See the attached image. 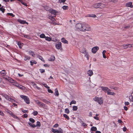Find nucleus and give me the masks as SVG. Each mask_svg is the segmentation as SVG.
Instances as JSON below:
<instances>
[{
	"label": "nucleus",
	"instance_id": "nucleus-13",
	"mask_svg": "<svg viewBox=\"0 0 133 133\" xmlns=\"http://www.w3.org/2000/svg\"><path fill=\"white\" fill-rule=\"evenodd\" d=\"M61 43L59 42L56 45V48L58 49H60L62 48Z\"/></svg>",
	"mask_w": 133,
	"mask_h": 133
},
{
	"label": "nucleus",
	"instance_id": "nucleus-46",
	"mask_svg": "<svg viewBox=\"0 0 133 133\" xmlns=\"http://www.w3.org/2000/svg\"><path fill=\"white\" fill-rule=\"evenodd\" d=\"M11 116L14 118L16 119H18V117H17L16 115H15L14 114H13Z\"/></svg>",
	"mask_w": 133,
	"mask_h": 133
},
{
	"label": "nucleus",
	"instance_id": "nucleus-35",
	"mask_svg": "<svg viewBox=\"0 0 133 133\" xmlns=\"http://www.w3.org/2000/svg\"><path fill=\"white\" fill-rule=\"evenodd\" d=\"M63 116L64 117L67 119L68 120H69V117L66 114H64L63 115Z\"/></svg>",
	"mask_w": 133,
	"mask_h": 133
},
{
	"label": "nucleus",
	"instance_id": "nucleus-26",
	"mask_svg": "<svg viewBox=\"0 0 133 133\" xmlns=\"http://www.w3.org/2000/svg\"><path fill=\"white\" fill-rule=\"evenodd\" d=\"M18 45L20 49L22 48V47L23 46V44L19 42H18Z\"/></svg>",
	"mask_w": 133,
	"mask_h": 133
},
{
	"label": "nucleus",
	"instance_id": "nucleus-61",
	"mask_svg": "<svg viewBox=\"0 0 133 133\" xmlns=\"http://www.w3.org/2000/svg\"><path fill=\"white\" fill-rule=\"evenodd\" d=\"M28 115L26 114H25L24 115V117L25 118H26L28 117Z\"/></svg>",
	"mask_w": 133,
	"mask_h": 133
},
{
	"label": "nucleus",
	"instance_id": "nucleus-23",
	"mask_svg": "<svg viewBox=\"0 0 133 133\" xmlns=\"http://www.w3.org/2000/svg\"><path fill=\"white\" fill-rule=\"evenodd\" d=\"M80 52L82 54H85L86 53V51L85 48H83L82 49H80Z\"/></svg>",
	"mask_w": 133,
	"mask_h": 133
},
{
	"label": "nucleus",
	"instance_id": "nucleus-41",
	"mask_svg": "<svg viewBox=\"0 0 133 133\" xmlns=\"http://www.w3.org/2000/svg\"><path fill=\"white\" fill-rule=\"evenodd\" d=\"M78 108L77 106H73V111H76L77 110Z\"/></svg>",
	"mask_w": 133,
	"mask_h": 133
},
{
	"label": "nucleus",
	"instance_id": "nucleus-51",
	"mask_svg": "<svg viewBox=\"0 0 133 133\" xmlns=\"http://www.w3.org/2000/svg\"><path fill=\"white\" fill-rule=\"evenodd\" d=\"M66 0H59V2L60 3H64L65 2Z\"/></svg>",
	"mask_w": 133,
	"mask_h": 133
},
{
	"label": "nucleus",
	"instance_id": "nucleus-17",
	"mask_svg": "<svg viewBox=\"0 0 133 133\" xmlns=\"http://www.w3.org/2000/svg\"><path fill=\"white\" fill-rule=\"evenodd\" d=\"M28 53L30 55H32L34 57H35V54L34 53V52L31 50L28 51Z\"/></svg>",
	"mask_w": 133,
	"mask_h": 133
},
{
	"label": "nucleus",
	"instance_id": "nucleus-7",
	"mask_svg": "<svg viewBox=\"0 0 133 133\" xmlns=\"http://www.w3.org/2000/svg\"><path fill=\"white\" fill-rule=\"evenodd\" d=\"M105 6V5L101 3L96 4L94 5V7L96 8H104Z\"/></svg>",
	"mask_w": 133,
	"mask_h": 133
},
{
	"label": "nucleus",
	"instance_id": "nucleus-43",
	"mask_svg": "<svg viewBox=\"0 0 133 133\" xmlns=\"http://www.w3.org/2000/svg\"><path fill=\"white\" fill-rule=\"evenodd\" d=\"M0 10L3 13L5 11V9L3 8V7H2L1 8H0Z\"/></svg>",
	"mask_w": 133,
	"mask_h": 133
},
{
	"label": "nucleus",
	"instance_id": "nucleus-14",
	"mask_svg": "<svg viewBox=\"0 0 133 133\" xmlns=\"http://www.w3.org/2000/svg\"><path fill=\"white\" fill-rule=\"evenodd\" d=\"M125 5L127 7H130L131 8H133V5H132V3L131 2L126 3Z\"/></svg>",
	"mask_w": 133,
	"mask_h": 133
},
{
	"label": "nucleus",
	"instance_id": "nucleus-60",
	"mask_svg": "<svg viewBox=\"0 0 133 133\" xmlns=\"http://www.w3.org/2000/svg\"><path fill=\"white\" fill-rule=\"evenodd\" d=\"M31 127L32 128H35L36 127V125H35V124H32Z\"/></svg>",
	"mask_w": 133,
	"mask_h": 133
},
{
	"label": "nucleus",
	"instance_id": "nucleus-3",
	"mask_svg": "<svg viewBox=\"0 0 133 133\" xmlns=\"http://www.w3.org/2000/svg\"><path fill=\"white\" fill-rule=\"evenodd\" d=\"M93 99L95 101L97 102L100 105L103 103V99L102 98H99L96 96Z\"/></svg>",
	"mask_w": 133,
	"mask_h": 133
},
{
	"label": "nucleus",
	"instance_id": "nucleus-2",
	"mask_svg": "<svg viewBox=\"0 0 133 133\" xmlns=\"http://www.w3.org/2000/svg\"><path fill=\"white\" fill-rule=\"evenodd\" d=\"M1 95H2L3 97H4L6 99L11 102H13L15 101L14 99L11 98L10 96L7 94L3 93L1 94Z\"/></svg>",
	"mask_w": 133,
	"mask_h": 133
},
{
	"label": "nucleus",
	"instance_id": "nucleus-52",
	"mask_svg": "<svg viewBox=\"0 0 133 133\" xmlns=\"http://www.w3.org/2000/svg\"><path fill=\"white\" fill-rule=\"evenodd\" d=\"M59 126V125L58 124L56 123L54 125V127L57 128Z\"/></svg>",
	"mask_w": 133,
	"mask_h": 133
},
{
	"label": "nucleus",
	"instance_id": "nucleus-57",
	"mask_svg": "<svg viewBox=\"0 0 133 133\" xmlns=\"http://www.w3.org/2000/svg\"><path fill=\"white\" fill-rule=\"evenodd\" d=\"M22 111L24 113L28 112V111L27 110L23 109L22 110Z\"/></svg>",
	"mask_w": 133,
	"mask_h": 133
},
{
	"label": "nucleus",
	"instance_id": "nucleus-15",
	"mask_svg": "<svg viewBox=\"0 0 133 133\" xmlns=\"http://www.w3.org/2000/svg\"><path fill=\"white\" fill-rule=\"evenodd\" d=\"M0 74L2 76H4L6 74V72L5 70H3L0 71Z\"/></svg>",
	"mask_w": 133,
	"mask_h": 133
},
{
	"label": "nucleus",
	"instance_id": "nucleus-49",
	"mask_svg": "<svg viewBox=\"0 0 133 133\" xmlns=\"http://www.w3.org/2000/svg\"><path fill=\"white\" fill-rule=\"evenodd\" d=\"M39 57V58L42 61L44 62V59L43 58V57L42 56H40Z\"/></svg>",
	"mask_w": 133,
	"mask_h": 133
},
{
	"label": "nucleus",
	"instance_id": "nucleus-25",
	"mask_svg": "<svg viewBox=\"0 0 133 133\" xmlns=\"http://www.w3.org/2000/svg\"><path fill=\"white\" fill-rule=\"evenodd\" d=\"M97 128L96 127H92L91 128V130L92 131H96Z\"/></svg>",
	"mask_w": 133,
	"mask_h": 133
},
{
	"label": "nucleus",
	"instance_id": "nucleus-5",
	"mask_svg": "<svg viewBox=\"0 0 133 133\" xmlns=\"http://www.w3.org/2000/svg\"><path fill=\"white\" fill-rule=\"evenodd\" d=\"M52 131L54 133H63V130L61 128H59L58 129H52Z\"/></svg>",
	"mask_w": 133,
	"mask_h": 133
},
{
	"label": "nucleus",
	"instance_id": "nucleus-29",
	"mask_svg": "<svg viewBox=\"0 0 133 133\" xmlns=\"http://www.w3.org/2000/svg\"><path fill=\"white\" fill-rule=\"evenodd\" d=\"M20 97L23 99H24V101L25 100V98H27V96H26L22 95H20Z\"/></svg>",
	"mask_w": 133,
	"mask_h": 133
},
{
	"label": "nucleus",
	"instance_id": "nucleus-30",
	"mask_svg": "<svg viewBox=\"0 0 133 133\" xmlns=\"http://www.w3.org/2000/svg\"><path fill=\"white\" fill-rule=\"evenodd\" d=\"M131 44H125L123 45V47H125V46H128L129 48H131L132 47L131 45ZM128 47H127V48Z\"/></svg>",
	"mask_w": 133,
	"mask_h": 133
},
{
	"label": "nucleus",
	"instance_id": "nucleus-63",
	"mask_svg": "<svg viewBox=\"0 0 133 133\" xmlns=\"http://www.w3.org/2000/svg\"><path fill=\"white\" fill-rule=\"evenodd\" d=\"M44 66L45 67H49V65L48 64H44Z\"/></svg>",
	"mask_w": 133,
	"mask_h": 133
},
{
	"label": "nucleus",
	"instance_id": "nucleus-48",
	"mask_svg": "<svg viewBox=\"0 0 133 133\" xmlns=\"http://www.w3.org/2000/svg\"><path fill=\"white\" fill-rule=\"evenodd\" d=\"M8 112L11 116L13 114L12 112H11V111L10 110H8Z\"/></svg>",
	"mask_w": 133,
	"mask_h": 133
},
{
	"label": "nucleus",
	"instance_id": "nucleus-58",
	"mask_svg": "<svg viewBox=\"0 0 133 133\" xmlns=\"http://www.w3.org/2000/svg\"><path fill=\"white\" fill-rule=\"evenodd\" d=\"M82 125L84 127H85V126H86L87 125L85 123L83 122H82Z\"/></svg>",
	"mask_w": 133,
	"mask_h": 133
},
{
	"label": "nucleus",
	"instance_id": "nucleus-16",
	"mask_svg": "<svg viewBox=\"0 0 133 133\" xmlns=\"http://www.w3.org/2000/svg\"><path fill=\"white\" fill-rule=\"evenodd\" d=\"M86 17H93L95 18L96 17V15L94 14H88L87 15L85 16Z\"/></svg>",
	"mask_w": 133,
	"mask_h": 133
},
{
	"label": "nucleus",
	"instance_id": "nucleus-59",
	"mask_svg": "<svg viewBox=\"0 0 133 133\" xmlns=\"http://www.w3.org/2000/svg\"><path fill=\"white\" fill-rule=\"evenodd\" d=\"M24 37L27 38H29V36L27 35H24Z\"/></svg>",
	"mask_w": 133,
	"mask_h": 133
},
{
	"label": "nucleus",
	"instance_id": "nucleus-39",
	"mask_svg": "<svg viewBox=\"0 0 133 133\" xmlns=\"http://www.w3.org/2000/svg\"><path fill=\"white\" fill-rule=\"evenodd\" d=\"M36 126L37 127L38 126L39 127H40L41 126V123L39 121H37V122Z\"/></svg>",
	"mask_w": 133,
	"mask_h": 133
},
{
	"label": "nucleus",
	"instance_id": "nucleus-20",
	"mask_svg": "<svg viewBox=\"0 0 133 133\" xmlns=\"http://www.w3.org/2000/svg\"><path fill=\"white\" fill-rule=\"evenodd\" d=\"M27 104H30V100L29 98L27 96V98H25V100L24 101Z\"/></svg>",
	"mask_w": 133,
	"mask_h": 133
},
{
	"label": "nucleus",
	"instance_id": "nucleus-11",
	"mask_svg": "<svg viewBox=\"0 0 133 133\" xmlns=\"http://www.w3.org/2000/svg\"><path fill=\"white\" fill-rule=\"evenodd\" d=\"M99 48L98 46H95L93 47L91 50L92 52L94 53H95L98 50Z\"/></svg>",
	"mask_w": 133,
	"mask_h": 133
},
{
	"label": "nucleus",
	"instance_id": "nucleus-53",
	"mask_svg": "<svg viewBox=\"0 0 133 133\" xmlns=\"http://www.w3.org/2000/svg\"><path fill=\"white\" fill-rule=\"evenodd\" d=\"M48 91L49 92L51 93H53V91L51 89H48Z\"/></svg>",
	"mask_w": 133,
	"mask_h": 133
},
{
	"label": "nucleus",
	"instance_id": "nucleus-18",
	"mask_svg": "<svg viewBox=\"0 0 133 133\" xmlns=\"http://www.w3.org/2000/svg\"><path fill=\"white\" fill-rule=\"evenodd\" d=\"M87 74L90 76H91L93 74L92 71L91 70H89L87 72Z\"/></svg>",
	"mask_w": 133,
	"mask_h": 133
},
{
	"label": "nucleus",
	"instance_id": "nucleus-44",
	"mask_svg": "<svg viewBox=\"0 0 133 133\" xmlns=\"http://www.w3.org/2000/svg\"><path fill=\"white\" fill-rule=\"evenodd\" d=\"M7 15H8L12 16V17H14L15 16V15H14L12 13H8L7 14Z\"/></svg>",
	"mask_w": 133,
	"mask_h": 133
},
{
	"label": "nucleus",
	"instance_id": "nucleus-62",
	"mask_svg": "<svg viewBox=\"0 0 133 133\" xmlns=\"http://www.w3.org/2000/svg\"><path fill=\"white\" fill-rule=\"evenodd\" d=\"M117 1V0H111V2H114V3L116 2Z\"/></svg>",
	"mask_w": 133,
	"mask_h": 133
},
{
	"label": "nucleus",
	"instance_id": "nucleus-38",
	"mask_svg": "<svg viewBox=\"0 0 133 133\" xmlns=\"http://www.w3.org/2000/svg\"><path fill=\"white\" fill-rule=\"evenodd\" d=\"M62 8L64 10H68L69 8L68 6L65 5L63 6Z\"/></svg>",
	"mask_w": 133,
	"mask_h": 133
},
{
	"label": "nucleus",
	"instance_id": "nucleus-50",
	"mask_svg": "<svg viewBox=\"0 0 133 133\" xmlns=\"http://www.w3.org/2000/svg\"><path fill=\"white\" fill-rule=\"evenodd\" d=\"M40 72L41 73H43L45 72V70L42 69H39Z\"/></svg>",
	"mask_w": 133,
	"mask_h": 133
},
{
	"label": "nucleus",
	"instance_id": "nucleus-19",
	"mask_svg": "<svg viewBox=\"0 0 133 133\" xmlns=\"http://www.w3.org/2000/svg\"><path fill=\"white\" fill-rule=\"evenodd\" d=\"M55 58L54 55H51L49 60L50 61H53L55 60Z\"/></svg>",
	"mask_w": 133,
	"mask_h": 133
},
{
	"label": "nucleus",
	"instance_id": "nucleus-56",
	"mask_svg": "<svg viewBox=\"0 0 133 133\" xmlns=\"http://www.w3.org/2000/svg\"><path fill=\"white\" fill-rule=\"evenodd\" d=\"M124 104L126 105H128L129 104V103L128 102H125L124 103Z\"/></svg>",
	"mask_w": 133,
	"mask_h": 133
},
{
	"label": "nucleus",
	"instance_id": "nucleus-31",
	"mask_svg": "<svg viewBox=\"0 0 133 133\" xmlns=\"http://www.w3.org/2000/svg\"><path fill=\"white\" fill-rule=\"evenodd\" d=\"M42 101L43 102L48 104H49L50 103L49 101L45 99H43Z\"/></svg>",
	"mask_w": 133,
	"mask_h": 133
},
{
	"label": "nucleus",
	"instance_id": "nucleus-12",
	"mask_svg": "<svg viewBox=\"0 0 133 133\" xmlns=\"http://www.w3.org/2000/svg\"><path fill=\"white\" fill-rule=\"evenodd\" d=\"M4 76L3 77V78H4L5 79L9 81H14V80L13 79H11V78L8 76L7 75Z\"/></svg>",
	"mask_w": 133,
	"mask_h": 133
},
{
	"label": "nucleus",
	"instance_id": "nucleus-6",
	"mask_svg": "<svg viewBox=\"0 0 133 133\" xmlns=\"http://www.w3.org/2000/svg\"><path fill=\"white\" fill-rule=\"evenodd\" d=\"M76 28L78 30L83 31V23H78L76 26Z\"/></svg>",
	"mask_w": 133,
	"mask_h": 133
},
{
	"label": "nucleus",
	"instance_id": "nucleus-24",
	"mask_svg": "<svg viewBox=\"0 0 133 133\" xmlns=\"http://www.w3.org/2000/svg\"><path fill=\"white\" fill-rule=\"evenodd\" d=\"M24 60L26 61L27 60H29L30 59V57L29 56H28L26 55H24Z\"/></svg>",
	"mask_w": 133,
	"mask_h": 133
},
{
	"label": "nucleus",
	"instance_id": "nucleus-34",
	"mask_svg": "<svg viewBox=\"0 0 133 133\" xmlns=\"http://www.w3.org/2000/svg\"><path fill=\"white\" fill-rule=\"evenodd\" d=\"M55 95L56 96H58L59 95V93H58V92L57 90V89H55Z\"/></svg>",
	"mask_w": 133,
	"mask_h": 133
},
{
	"label": "nucleus",
	"instance_id": "nucleus-8",
	"mask_svg": "<svg viewBox=\"0 0 133 133\" xmlns=\"http://www.w3.org/2000/svg\"><path fill=\"white\" fill-rule=\"evenodd\" d=\"M13 85H15L17 87H18L19 89L23 90V86L22 85L16 82H13Z\"/></svg>",
	"mask_w": 133,
	"mask_h": 133
},
{
	"label": "nucleus",
	"instance_id": "nucleus-33",
	"mask_svg": "<svg viewBox=\"0 0 133 133\" xmlns=\"http://www.w3.org/2000/svg\"><path fill=\"white\" fill-rule=\"evenodd\" d=\"M18 22L21 23L22 24H25L26 21H24V20H19Z\"/></svg>",
	"mask_w": 133,
	"mask_h": 133
},
{
	"label": "nucleus",
	"instance_id": "nucleus-64",
	"mask_svg": "<svg viewBox=\"0 0 133 133\" xmlns=\"http://www.w3.org/2000/svg\"><path fill=\"white\" fill-rule=\"evenodd\" d=\"M94 118L96 119L97 120H99V118H98V117H97L96 116H94Z\"/></svg>",
	"mask_w": 133,
	"mask_h": 133
},
{
	"label": "nucleus",
	"instance_id": "nucleus-28",
	"mask_svg": "<svg viewBox=\"0 0 133 133\" xmlns=\"http://www.w3.org/2000/svg\"><path fill=\"white\" fill-rule=\"evenodd\" d=\"M45 38L46 40L47 41H50L51 39V38L50 37H46V36Z\"/></svg>",
	"mask_w": 133,
	"mask_h": 133
},
{
	"label": "nucleus",
	"instance_id": "nucleus-36",
	"mask_svg": "<svg viewBox=\"0 0 133 133\" xmlns=\"http://www.w3.org/2000/svg\"><path fill=\"white\" fill-rule=\"evenodd\" d=\"M45 35L43 34H42L40 35V37L41 38H45Z\"/></svg>",
	"mask_w": 133,
	"mask_h": 133
},
{
	"label": "nucleus",
	"instance_id": "nucleus-54",
	"mask_svg": "<svg viewBox=\"0 0 133 133\" xmlns=\"http://www.w3.org/2000/svg\"><path fill=\"white\" fill-rule=\"evenodd\" d=\"M118 122L119 123H123L121 119H118Z\"/></svg>",
	"mask_w": 133,
	"mask_h": 133
},
{
	"label": "nucleus",
	"instance_id": "nucleus-4",
	"mask_svg": "<svg viewBox=\"0 0 133 133\" xmlns=\"http://www.w3.org/2000/svg\"><path fill=\"white\" fill-rule=\"evenodd\" d=\"M36 104L41 108H45L46 107V105L43 103L41 102L38 100H37L35 101Z\"/></svg>",
	"mask_w": 133,
	"mask_h": 133
},
{
	"label": "nucleus",
	"instance_id": "nucleus-37",
	"mask_svg": "<svg viewBox=\"0 0 133 133\" xmlns=\"http://www.w3.org/2000/svg\"><path fill=\"white\" fill-rule=\"evenodd\" d=\"M32 114L34 116H36L38 114V112L37 111L35 110L33 112Z\"/></svg>",
	"mask_w": 133,
	"mask_h": 133
},
{
	"label": "nucleus",
	"instance_id": "nucleus-45",
	"mask_svg": "<svg viewBox=\"0 0 133 133\" xmlns=\"http://www.w3.org/2000/svg\"><path fill=\"white\" fill-rule=\"evenodd\" d=\"M85 56L87 58V59L88 60L89 59V54L88 53L86 52L85 54Z\"/></svg>",
	"mask_w": 133,
	"mask_h": 133
},
{
	"label": "nucleus",
	"instance_id": "nucleus-32",
	"mask_svg": "<svg viewBox=\"0 0 133 133\" xmlns=\"http://www.w3.org/2000/svg\"><path fill=\"white\" fill-rule=\"evenodd\" d=\"M76 103V102L74 100H72L71 101V102L70 103V105H71L72 104H75Z\"/></svg>",
	"mask_w": 133,
	"mask_h": 133
},
{
	"label": "nucleus",
	"instance_id": "nucleus-10",
	"mask_svg": "<svg viewBox=\"0 0 133 133\" xmlns=\"http://www.w3.org/2000/svg\"><path fill=\"white\" fill-rule=\"evenodd\" d=\"M49 12L50 13L54 15V17H55L56 16V14L58 12L56 10L52 9H50Z\"/></svg>",
	"mask_w": 133,
	"mask_h": 133
},
{
	"label": "nucleus",
	"instance_id": "nucleus-9",
	"mask_svg": "<svg viewBox=\"0 0 133 133\" xmlns=\"http://www.w3.org/2000/svg\"><path fill=\"white\" fill-rule=\"evenodd\" d=\"M101 88L102 90L105 92H107L108 91H110V90L107 87L102 86L101 87Z\"/></svg>",
	"mask_w": 133,
	"mask_h": 133
},
{
	"label": "nucleus",
	"instance_id": "nucleus-40",
	"mask_svg": "<svg viewBox=\"0 0 133 133\" xmlns=\"http://www.w3.org/2000/svg\"><path fill=\"white\" fill-rule=\"evenodd\" d=\"M29 120L30 122H31L32 123H34L35 122V120L32 118H30L29 119Z\"/></svg>",
	"mask_w": 133,
	"mask_h": 133
},
{
	"label": "nucleus",
	"instance_id": "nucleus-55",
	"mask_svg": "<svg viewBox=\"0 0 133 133\" xmlns=\"http://www.w3.org/2000/svg\"><path fill=\"white\" fill-rule=\"evenodd\" d=\"M44 86L47 89H49L50 88L46 84H44Z\"/></svg>",
	"mask_w": 133,
	"mask_h": 133
},
{
	"label": "nucleus",
	"instance_id": "nucleus-22",
	"mask_svg": "<svg viewBox=\"0 0 133 133\" xmlns=\"http://www.w3.org/2000/svg\"><path fill=\"white\" fill-rule=\"evenodd\" d=\"M61 41L64 43L68 44V42L64 38H63L61 39Z\"/></svg>",
	"mask_w": 133,
	"mask_h": 133
},
{
	"label": "nucleus",
	"instance_id": "nucleus-47",
	"mask_svg": "<svg viewBox=\"0 0 133 133\" xmlns=\"http://www.w3.org/2000/svg\"><path fill=\"white\" fill-rule=\"evenodd\" d=\"M0 115L3 116L4 115V114L3 112L1 110H0Z\"/></svg>",
	"mask_w": 133,
	"mask_h": 133
},
{
	"label": "nucleus",
	"instance_id": "nucleus-42",
	"mask_svg": "<svg viewBox=\"0 0 133 133\" xmlns=\"http://www.w3.org/2000/svg\"><path fill=\"white\" fill-rule=\"evenodd\" d=\"M65 112L66 114H68L70 112L69 109L68 108H66L65 109Z\"/></svg>",
	"mask_w": 133,
	"mask_h": 133
},
{
	"label": "nucleus",
	"instance_id": "nucleus-1",
	"mask_svg": "<svg viewBox=\"0 0 133 133\" xmlns=\"http://www.w3.org/2000/svg\"><path fill=\"white\" fill-rule=\"evenodd\" d=\"M83 31H90L91 30V28L90 25L87 23H83Z\"/></svg>",
	"mask_w": 133,
	"mask_h": 133
},
{
	"label": "nucleus",
	"instance_id": "nucleus-21",
	"mask_svg": "<svg viewBox=\"0 0 133 133\" xmlns=\"http://www.w3.org/2000/svg\"><path fill=\"white\" fill-rule=\"evenodd\" d=\"M30 65L31 66H33L34 64H36L37 63L36 61L34 60H32L30 61Z\"/></svg>",
	"mask_w": 133,
	"mask_h": 133
},
{
	"label": "nucleus",
	"instance_id": "nucleus-27",
	"mask_svg": "<svg viewBox=\"0 0 133 133\" xmlns=\"http://www.w3.org/2000/svg\"><path fill=\"white\" fill-rule=\"evenodd\" d=\"M110 91H108L107 92V94L108 95H114L115 94L114 92H110Z\"/></svg>",
	"mask_w": 133,
	"mask_h": 133
}]
</instances>
